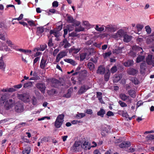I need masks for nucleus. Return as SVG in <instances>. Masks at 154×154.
<instances>
[{"instance_id":"1","label":"nucleus","mask_w":154,"mask_h":154,"mask_svg":"<svg viewBox=\"0 0 154 154\" xmlns=\"http://www.w3.org/2000/svg\"><path fill=\"white\" fill-rule=\"evenodd\" d=\"M125 33L126 32L124 30L120 29L116 33L113 34H108V35L110 37L113 38L117 40H118L121 39Z\"/></svg>"},{"instance_id":"2","label":"nucleus","mask_w":154,"mask_h":154,"mask_svg":"<svg viewBox=\"0 0 154 154\" xmlns=\"http://www.w3.org/2000/svg\"><path fill=\"white\" fill-rule=\"evenodd\" d=\"M64 114H60L57 116L54 122V126L57 128H59L62 126L64 122Z\"/></svg>"},{"instance_id":"3","label":"nucleus","mask_w":154,"mask_h":154,"mask_svg":"<svg viewBox=\"0 0 154 154\" xmlns=\"http://www.w3.org/2000/svg\"><path fill=\"white\" fill-rule=\"evenodd\" d=\"M117 29L116 26L115 25L109 24L105 27V31L109 33L107 35H108V34H110V33L115 32Z\"/></svg>"},{"instance_id":"4","label":"nucleus","mask_w":154,"mask_h":154,"mask_svg":"<svg viewBox=\"0 0 154 154\" xmlns=\"http://www.w3.org/2000/svg\"><path fill=\"white\" fill-rule=\"evenodd\" d=\"M82 148V143L80 141H76L71 147V149L74 151H79Z\"/></svg>"},{"instance_id":"5","label":"nucleus","mask_w":154,"mask_h":154,"mask_svg":"<svg viewBox=\"0 0 154 154\" xmlns=\"http://www.w3.org/2000/svg\"><path fill=\"white\" fill-rule=\"evenodd\" d=\"M5 102V106L7 109H9L13 107L15 103L14 100L12 99L6 100Z\"/></svg>"},{"instance_id":"6","label":"nucleus","mask_w":154,"mask_h":154,"mask_svg":"<svg viewBox=\"0 0 154 154\" xmlns=\"http://www.w3.org/2000/svg\"><path fill=\"white\" fill-rule=\"evenodd\" d=\"M29 98V94H23L19 95L18 96V98L25 102H29L30 101Z\"/></svg>"},{"instance_id":"7","label":"nucleus","mask_w":154,"mask_h":154,"mask_svg":"<svg viewBox=\"0 0 154 154\" xmlns=\"http://www.w3.org/2000/svg\"><path fill=\"white\" fill-rule=\"evenodd\" d=\"M37 88L42 93H44L46 89L45 85L43 83H38L36 85Z\"/></svg>"},{"instance_id":"8","label":"nucleus","mask_w":154,"mask_h":154,"mask_svg":"<svg viewBox=\"0 0 154 154\" xmlns=\"http://www.w3.org/2000/svg\"><path fill=\"white\" fill-rule=\"evenodd\" d=\"M15 111L18 112H23V107L22 104L19 103H17L15 107Z\"/></svg>"},{"instance_id":"9","label":"nucleus","mask_w":154,"mask_h":154,"mask_svg":"<svg viewBox=\"0 0 154 154\" xmlns=\"http://www.w3.org/2000/svg\"><path fill=\"white\" fill-rule=\"evenodd\" d=\"M146 62L147 63L150 65H152L154 66V57H152V55H149L146 58Z\"/></svg>"},{"instance_id":"10","label":"nucleus","mask_w":154,"mask_h":154,"mask_svg":"<svg viewBox=\"0 0 154 154\" xmlns=\"http://www.w3.org/2000/svg\"><path fill=\"white\" fill-rule=\"evenodd\" d=\"M67 55V52L66 51H62L60 52L57 56L56 62H58L60 59Z\"/></svg>"},{"instance_id":"11","label":"nucleus","mask_w":154,"mask_h":154,"mask_svg":"<svg viewBox=\"0 0 154 154\" xmlns=\"http://www.w3.org/2000/svg\"><path fill=\"white\" fill-rule=\"evenodd\" d=\"M47 59L45 57H43L41 61L40 67L42 69H45V66L47 65Z\"/></svg>"},{"instance_id":"12","label":"nucleus","mask_w":154,"mask_h":154,"mask_svg":"<svg viewBox=\"0 0 154 154\" xmlns=\"http://www.w3.org/2000/svg\"><path fill=\"white\" fill-rule=\"evenodd\" d=\"M120 97L121 99L124 101L127 100V102L129 103H131V99L129 96L126 95L124 94H121L120 95Z\"/></svg>"},{"instance_id":"13","label":"nucleus","mask_w":154,"mask_h":154,"mask_svg":"<svg viewBox=\"0 0 154 154\" xmlns=\"http://www.w3.org/2000/svg\"><path fill=\"white\" fill-rule=\"evenodd\" d=\"M60 45L63 46L64 48H67L71 46L70 44L67 42L66 39H64L63 42L60 43Z\"/></svg>"},{"instance_id":"14","label":"nucleus","mask_w":154,"mask_h":154,"mask_svg":"<svg viewBox=\"0 0 154 154\" xmlns=\"http://www.w3.org/2000/svg\"><path fill=\"white\" fill-rule=\"evenodd\" d=\"M105 26L103 25H96L94 28L96 30L99 32H102L104 29Z\"/></svg>"},{"instance_id":"15","label":"nucleus","mask_w":154,"mask_h":154,"mask_svg":"<svg viewBox=\"0 0 154 154\" xmlns=\"http://www.w3.org/2000/svg\"><path fill=\"white\" fill-rule=\"evenodd\" d=\"M105 68L102 66H99L97 71V73L98 74H103L105 71Z\"/></svg>"},{"instance_id":"16","label":"nucleus","mask_w":154,"mask_h":154,"mask_svg":"<svg viewBox=\"0 0 154 154\" xmlns=\"http://www.w3.org/2000/svg\"><path fill=\"white\" fill-rule=\"evenodd\" d=\"M6 65L3 60V57L2 56L0 59V69L4 71Z\"/></svg>"},{"instance_id":"17","label":"nucleus","mask_w":154,"mask_h":154,"mask_svg":"<svg viewBox=\"0 0 154 154\" xmlns=\"http://www.w3.org/2000/svg\"><path fill=\"white\" fill-rule=\"evenodd\" d=\"M82 146V148L85 150L90 149L91 147L90 143L86 141H85Z\"/></svg>"},{"instance_id":"18","label":"nucleus","mask_w":154,"mask_h":154,"mask_svg":"<svg viewBox=\"0 0 154 154\" xmlns=\"http://www.w3.org/2000/svg\"><path fill=\"white\" fill-rule=\"evenodd\" d=\"M51 85L55 88L57 87L59 83V81L55 79H53L51 80Z\"/></svg>"},{"instance_id":"19","label":"nucleus","mask_w":154,"mask_h":154,"mask_svg":"<svg viewBox=\"0 0 154 154\" xmlns=\"http://www.w3.org/2000/svg\"><path fill=\"white\" fill-rule=\"evenodd\" d=\"M130 146V143L129 142H124L119 145V147L121 148L128 147Z\"/></svg>"},{"instance_id":"20","label":"nucleus","mask_w":154,"mask_h":154,"mask_svg":"<svg viewBox=\"0 0 154 154\" xmlns=\"http://www.w3.org/2000/svg\"><path fill=\"white\" fill-rule=\"evenodd\" d=\"M127 72L130 75H134L137 73V71L133 68H130L128 69Z\"/></svg>"},{"instance_id":"21","label":"nucleus","mask_w":154,"mask_h":154,"mask_svg":"<svg viewBox=\"0 0 154 154\" xmlns=\"http://www.w3.org/2000/svg\"><path fill=\"white\" fill-rule=\"evenodd\" d=\"M81 49L80 48H75L74 47H72L69 50V52L72 53L76 54L78 53Z\"/></svg>"},{"instance_id":"22","label":"nucleus","mask_w":154,"mask_h":154,"mask_svg":"<svg viewBox=\"0 0 154 154\" xmlns=\"http://www.w3.org/2000/svg\"><path fill=\"white\" fill-rule=\"evenodd\" d=\"M123 37L124 38L123 41L126 42H129L131 39V36L126 34H125Z\"/></svg>"},{"instance_id":"23","label":"nucleus","mask_w":154,"mask_h":154,"mask_svg":"<svg viewBox=\"0 0 154 154\" xmlns=\"http://www.w3.org/2000/svg\"><path fill=\"white\" fill-rule=\"evenodd\" d=\"M7 97L5 94L2 95L0 98V105H2L7 100Z\"/></svg>"},{"instance_id":"24","label":"nucleus","mask_w":154,"mask_h":154,"mask_svg":"<svg viewBox=\"0 0 154 154\" xmlns=\"http://www.w3.org/2000/svg\"><path fill=\"white\" fill-rule=\"evenodd\" d=\"M102 93L100 92H97L96 95L100 102L101 103H104L102 97Z\"/></svg>"},{"instance_id":"25","label":"nucleus","mask_w":154,"mask_h":154,"mask_svg":"<svg viewBox=\"0 0 154 154\" xmlns=\"http://www.w3.org/2000/svg\"><path fill=\"white\" fill-rule=\"evenodd\" d=\"M132 49L133 51H136L137 52L140 51V54H141L143 52V49L142 48L136 45L133 46L132 48Z\"/></svg>"},{"instance_id":"26","label":"nucleus","mask_w":154,"mask_h":154,"mask_svg":"<svg viewBox=\"0 0 154 154\" xmlns=\"http://www.w3.org/2000/svg\"><path fill=\"white\" fill-rule=\"evenodd\" d=\"M82 25L85 27V28L87 29H89L92 27V25L87 21H83Z\"/></svg>"},{"instance_id":"27","label":"nucleus","mask_w":154,"mask_h":154,"mask_svg":"<svg viewBox=\"0 0 154 154\" xmlns=\"http://www.w3.org/2000/svg\"><path fill=\"white\" fill-rule=\"evenodd\" d=\"M128 94L132 97L134 98L135 97L136 92L134 90H130L128 91Z\"/></svg>"},{"instance_id":"28","label":"nucleus","mask_w":154,"mask_h":154,"mask_svg":"<svg viewBox=\"0 0 154 154\" xmlns=\"http://www.w3.org/2000/svg\"><path fill=\"white\" fill-rule=\"evenodd\" d=\"M122 77V75L121 74H119L118 75H116L114 77L113 81L114 82H117Z\"/></svg>"},{"instance_id":"29","label":"nucleus","mask_w":154,"mask_h":154,"mask_svg":"<svg viewBox=\"0 0 154 154\" xmlns=\"http://www.w3.org/2000/svg\"><path fill=\"white\" fill-rule=\"evenodd\" d=\"M146 68V63L145 62L141 64L140 66V71L142 74L144 73Z\"/></svg>"},{"instance_id":"30","label":"nucleus","mask_w":154,"mask_h":154,"mask_svg":"<svg viewBox=\"0 0 154 154\" xmlns=\"http://www.w3.org/2000/svg\"><path fill=\"white\" fill-rule=\"evenodd\" d=\"M134 61L133 60H129L123 63V65L125 66L128 67L132 65Z\"/></svg>"},{"instance_id":"31","label":"nucleus","mask_w":154,"mask_h":154,"mask_svg":"<svg viewBox=\"0 0 154 154\" xmlns=\"http://www.w3.org/2000/svg\"><path fill=\"white\" fill-rule=\"evenodd\" d=\"M17 51H19L21 52H23L26 54H31V51L29 50H25L21 48H18Z\"/></svg>"},{"instance_id":"32","label":"nucleus","mask_w":154,"mask_h":154,"mask_svg":"<svg viewBox=\"0 0 154 154\" xmlns=\"http://www.w3.org/2000/svg\"><path fill=\"white\" fill-rule=\"evenodd\" d=\"M64 61L68 63H70L71 64L75 66L77 64L73 60L70 59H65L64 60Z\"/></svg>"},{"instance_id":"33","label":"nucleus","mask_w":154,"mask_h":154,"mask_svg":"<svg viewBox=\"0 0 154 154\" xmlns=\"http://www.w3.org/2000/svg\"><path fill=\"white\" fill-rule=\"evenodd\" d=\"M88 88L85 85L82 86L79 91V93L82 94L85 92Z\"/></svg>"},{"instance_id":"34","label":"nucleus","mask_w":154,"mask_h":154,"mask_svg":"<svg viewBox=\"0 0 154 154\" xmlns=\"http://www.w3.org/2000/svg\"><path fill=\"white\" fill-rule=\"evenodd\" d=\"M66 19L67 21L69 23H72L74 20L72 17L68 14L66 15Z\"/></svg>"},{"instance_id":"35","label":"nucleus","mask_w":154,"mask_h":154,"mask_svg":"<svg viewBox=\"0 0 154 154\" xmlns=\"http://www.w3.org/2000/svg\"><path fill=\"white\" fill-rule=\"evenodd\" d=\"M144 55L142 54L141 55H140L137 58L136 62L137 63H139L144 59Z\"/></svg>"},{"instance_id":"36","label":"nucleus","mask_w":154,"mask_h":154,"mask_svg":"<svg viewBox=\"0 0 154 154\" xmlns=\"http://www.w3.org/2000/svg\"><path fill=\"white\" fill-rule=\"evenodd\" d=\"M123 48L122 47H118L116 48L115 49H114L113 51V52L114 53L116 54H118L122 52V49Z\"/></svg>"},{"instance_id":"37","label":"nucleus","mask_w":154,"mask_h":154,"mask_svg":"<svg viewBox=\"0 0 154 154\" xmlns=\"http://www.w3.org/2000/svg\"><path fill=\"white\" fill-rule=\"evenodd\" d=\"M88 66L89 69L91 71H93L95 68L94 65L91 62L88 63Z\"/></svg>"},{"instance_id":"38","label":"nucleus","mask_w":154,"mask_h":154,"mask_svg":"<svg viewBox=\"0 0 154 154\" xmlns=\"http://www.w3.org/2000/svg\"><path fill=\"white\" fill-rule=\"evenodd\" d=\"M0 50L8 51L10 50V49L6 45H5V44H3L2 47L0 48Z\"/></svg>"},{"instance_id":"39","label":"nucleus","mask_w":154,"mask_h":154,"mask_svg":"<svg viewBox=\"0 0 154 154\" xmlns=\"http://www.w3.org/2000/svg\"><path fill=\"white\" fill-rule=\"evenodd\" d=\"M85 116V114L84 113H78L75 116V117L78 119H80Z\"/></svg>"},{"instance_id":"40","label":"nucleus","mask_w":154,"mask_h":154,"mask_svg":"<svg viewBox=\"0 0 154 154\" xmlns=\"http://www.w3.org/2000/svg\"><path fill=\"white\" fill-rule=\"evenodd\" d=\"M30 152V148L29 147L25 148L24 150L22 151L23 154H29Z\"/></svg>"},{"instance_id":"41","label":"nucleus","mask_w":154,"mask_h":154,"mask_svg":"<svg viewBox=\"0 0 154 154\" xmlns=\"http://www.w3.org/2000/svg\"><path fill=\"white\" fill-rule=\"evenodd\" d=\"M28 24L31 26H35L36 25L35 23V21L32 20H28L27 21Z\"/></svg>"},{"instance_id":"42","label":"nucleus","mask_w":154,"mask_h":154,"mask_svg":"<svg viewBox=\"0 0 154 154\" xmlns=\"http://www.w3.org/2000/svg\"><path fill=\"white\" fill-rule=\"evenodd\" d=\"M110 73L109 71L108 70L104 75V79L105 81H107L109 78Z\"/></svg>"},{"instance_id":"43","label":"nucleus","mask_w":154,"mask_h":154,"mask_svg":"<svg viewBox=\"0 0 154 154\" xmlns=\"http://www.w3.org/2000/svg\"><path fill=\"white\" fill-rule=\"evenodd\" d=\"M105 113V110L103 109H101L100 110L97 112V114L98 116H100L102 117H103V115Z\"/></svg>"},{"instance_id":"44","label":"nucleus","mask_w":154,"mask_h":154,"mask_svg":"<svg viewBox=\"0 0 154 154\" xmlns=\"http://www.w3.org/2000/svg\"><path fill=\"white\" fill-rule=\"evenodd\" d=\"M50 33L51 35H53L55 37H57L58 36V32L55 30H51L50 32Z\"/></svg>"},{"instance_id":"45","label":"nucleus","mask_w":154,"mask_h":154,"mask_svg":"<svg viewBox=\"0 0 154 154\" xmlns=\"http://www.w3.org/2000/svg\"><path fill=\"white\" fill-rule=\"evenodd\" d=\"M153 42H154V37L151 36L148 37L147 40V42L150 44Z\"/></svg>"},{"instance_id":"46","label":"nucleus","mask_w":154,"mask_h":154,"mask_svg":"<svg viewBox=\"0 0 154 154\" xmlns=\"http://www.w3.org/2000/svg\"><path fill=\"white\" fill-rule=\"evenodd\" d=\"M85 30V28L81 26H80L78 27H76L75 31L77 32H80L84 31Z\"/></svg>"},{"instance_id":"47","label":"nucleus","mask_w":154,"mask_h":154,"mask_svg":"<svg viewBox=\"0 0 154 154\" xmlns=\"http://www.w3.org/2000/svg\"><path fill=\"white\" fill-rule=\"evenodd\" d=\"M136 27V28H137V30L138 31L137 33L139 34V32L142 29L143 27V26L142 25L138 24L137 25ZM136 33H137V32Z\"/></svg>"},{"instance_id":"48","label":"nucleus","mask_w":154,"mask_h":154,"mask_svg":"<svg viewBox=\"0 0 154 154\" xmlns=\"http://www.w3.org/2000/svg\"><path fill=\"white\" fill-rule=\"evenodd\" d=\"M108 132V130L106 129V128L105 127L104 128H103V129L102 130L101 132V134L103 136H105L106 134Z\"/></svg>"},{"instance_id":"49","label":"nucleus","mask_w":154,"mask_h":154,"mask_svg":"<svg viewBox=\"0 0 154 154\" xmlns=\"http://www.w3.org/2000/svg\"><path fill=\"white\" fill-rule=\"evenodd\" d=\"M32 85V82L30 81H29L25 83L23 87L25 88H27L29 87H31Z\"/></svg>"},{"instance_id":"50","label":"nucleus","mask_w":154,"mask_h":154,"mask_svg":"<svg viewBox=\"0 0 154 154\" xmlns=\"http://www.w3.org/2000/svg\"><path fill=\"white\" fill-rule=\"evenodd\" d=\"M74 25L73 24H69L67 26V28L69 31H71L74 29Z\"/></svg>"},{"instance_id":"51","label":"nucleus","mask_w":154,"mask_h":154,"mask_svg":"<svg viewBox=\"0 0 154 154\" xmlns=\"http://www.w3.org/2000/svg\"><path fill=\"white\" fill-rule=\"evenodd\" d=\"M44 31L43 27L41 26L37 28V32L38 33H41L44 32Z\"/></svg>"},{"instance_id":"52","label":"nucleus","mask_w":154,"mask_h":154,"mask_svg":"<svg viewBox=\"0 0 154 154\" xmlns=\"http://www.w3.org/2000/svg\"><path fill=\"white\" fill-rule=\"evenodd\" d=\"M111 54V52L109 51L103 54V56L104 58H106L109 57Z\"/></svg>"},{"instance_id":"53","label":"nucleus","mask_w":154,"mask_h":154,"mask_svg":"<svg viewBox=\"0 0 154 154\" xmlns=\"http://www.w3.org/2000/svg\"><path fill=\"white\" fill-rule=\"evenodd\" d=\"M72 23L74 25V26L76 27L79 26L81 22L80 21L74 20Z\"/></svg>"},{"instance_id":"54","label":"nucleus","mask_w":154,"mask_h":154,"mask_svg":"<svg viewBox=\"0 0 154 154\" xmlns=\"http://www.w3.org/2000/svg\"><path fill=\"white\" fill-rule=\"evenodd\" d=\"M7 37L6 34H0V39L3 40H5V38Z\"/></svg>"},{"instance_id":"55","label":"nucleus","mask_w":154,"mask_h":154,"mask_svg":"<svg viewBox=\"0 0 154 154\" xmlns=\"http://www.w3.org/2000/svg\"><path fill=\"white\" fill-rule=\"evenodd\" d=\"M87 55V53H83L81 54L80 55V60H83L85 58Z\"/></svg>"},{"instance_id":"56","label":"nucleus","mask_w":154,"mask_h":154,"mask_svg":"<svg viewBox=\"0 0 154 154\" xmlns=\"http://www.w3.org/2000/svg\"><path fill=\"white\" fill-rule=\"evenodd\" d=\"M117 70V66H113L110 69V72L111 73H113L115 72Z\"/></svg>"},{"instance_id":"57","label":"nucleus","mask_w":154,"mask_h":154,"mask_svg":"<svg viewBox=\"0 0 154 154\" xmlns=\"http://www.w3.org/2000/svg\"><path fill=\"white\" fill-rule=\"evenodd\" d=\"M32 103L34 105H35L37 104L36 99L35 97H33L32 99Z\"/></svg>"},{"instance_id":"58","label":"nucleus","mask_w":154,"mask_h":154,"mask_svg":"<svg viewBox=\"0 0 154 154\" xmlns=\"http://www.w3.org/2000/svg\"><path fill=\"white\" fill-rule=\"evenodd\" d=\"M118 103L122 107H126L127 106V105L125 103L123 102L122 101L119 100L118 102Z\"/></svg>"},{"instance_id":"59","label":"nucleus","mask_w":154,"mask_h":154,"mask_svg":"<svg viewBox=\"0 0 154 154\" xmlns=\"http://www.w3.org/2000/svg\"><path fill=\"white\" fill-rule=\"evenodd\" d=\"M147 139L149 140H152L154 139V134H149L146 137Z\"/></svg>"},{"instance_id":"60","label":"nucleus","mask_w":154,"mask_h":154,"mask_svg":"<svg viewBox=\"0 0 154 154\" xmlns=\"http://www.w3.org/2000/svg\"><path fill=\"white\" fill-rule=\"evenodd\" d=\"M146 30L147 32V33L148 34H149L151 32V29L149 26H146L145 27Z\"/></svg>"},{"instance_id":"61","label":"nucleus","mask_w":154,"mask_h":154,"mask_svg":"<svg viewBox=\"0 0 154 154\" xmlns=\"http://www.w3.org/2000/svg\"><path fill=\"white\" fill-rule=\"evenodd\" d=\"M52 5L53 7L57 8L58 6V3L57 1H54L53 2Z\"/></svg>"},{"instance_id":"62","label":"nucleus","mask_w":154,"mask_h":154,"mask_svg":"<svg viewBox=\"0 0 154 154\" xmlns=\"http://www.w3.org/2000/svg\"><path fill=\"white\" fill-rule=\"evenodd\" d=\"M45 119H50V117L49 116H44L40 118H38V120L39 121H42Z\"/></svg>"},{"instance_id":"63","label":"nucleus","mask_w":154,"mask_h":154,"mask_svg":"<svg viewBox=\"0 0 154 154\" xmlns=\"http://www.w3.org/2000/svg\"><path fill=\"white\" fill-rule=\"evenodd\" d=\"M48 46L50 47H51L53 46V44L52 42V39H49L48 43Z\"/></svg>"},{"instance_id":"64","label":"nucleus","mask_w":154,"mask_h":154,"mask_svg":"<svg viewBox=\"0 0 154 154\" xmlns=\"http://www.w3.org/2000/svg\"><path fill=\"white\" fill-rule=\"evenodd\" d=\"M10 47L11 48L15 49V50H16L17 51L18 48V47L16 45L14 44V43H13L12 44V45H11V46H10Z\"/></svg>"}]
</instances>
